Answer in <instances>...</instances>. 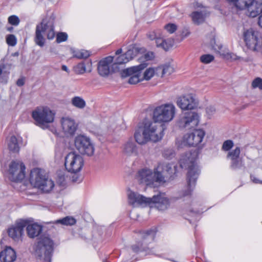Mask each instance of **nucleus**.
Listing matches in <instances>:
<instances>
[{
  "mask_svg": "<svg viewBox=\"0 0 262 262\" xmlns=\"http://www.w3.org/2000/svg\"><path fill=\"white\" fill-rule=\"evenodd\" d=\"M176 171V166L169 163H160L153 172L151 169L143 168L139 170L136 176L140 183L147 185L152 184L155 182H164L165 178L170 177Z\"/></svg>",
  "mask_w": 262,
  "mask_h": 262,
  "instance_id": "obj_1",
  "label": "nucleus"
},
{
  "mask_svg": "<svg viewBox=\"0 0 262 262\" xmlns=\"http://www.w3.org/2000/svg\"><path fill=\"white\" fill-rule=\"evenodd\" d=\"M180 165L182 168L187 167L188 171L187 174V181L188 187L187 190L183 192L182 196H185L191 194L192 188L194 186L196 181L200 173V170L195 163L194 156L190 153H187L183 156L180 159Z\"/></svg>",
  "mask_w": 262,
  "mask_h": 262,
  "instance_id": "obj_2",
  "label": "nucleus"
},
{
  "mask_svg": "<svg viewBox=\"0 0 262 262\" xmlns=\"http://www.w3.org/2000/svg\"><path fill=\"white\" fill-rule=\"evenodd\" d=\"M31 184L42 192L49 193L54 187V182L46 176L44 171L39 168H34L30 175Z\"/></svg>",
  "mask_w": 262,
  "mask_h": 262,
  "instance_id": "obj_3",
  "label": "nucleus"
},
{
  "mask_svg": "<svg viewBox=\"0 0 262 262\" xmlns=\"http://www.w3.org/2000/svg\"><path fill=\"white\" fill-rule=\"evenodd\" d=\"M55 113L46 106H39L35 107L32 112L31 117L37 126L42 129L49 127L55 120Z\"/></svg>",
  "mask_w": 262,
  "mask_h": 262,
  "instance_id": "obj_4",
  "label": "nucleus"
},
{
  "mask_svg": "<svg viewBox=\"0 0 262 262\" xmlns=\"http://www.w3.org/2000/svg\"><path fill=\"white\" fill-rule=\"evenodd\" d=\"M35 254L42 262H51L53 251V241L48 237H41L35 245Z\"/></svg>",
  "mask_w": 262,
  "mask_h": 262,
  "instance_id": "obj_5",
  "label": "nucleus"
},
{
  "mask_svg": "<svg viewBox=\"0 0 262 262\" xmlns=\"http://www.w3.org/2000/svg\"><path fill=\"white\" fill-rule=\"evenodd\" d=\"M176 107L171 103L162 104L156 107L153 113V119L156 122L167 123L174 118Z\"/></svg>",
  "mask_w": 262,
  "mask_h": 262,
  "instance_id": "obj_6",
  "label": "nucleus"
},
{
  "mask_svg": "<svg viewBox=\"0 0 262 262\" xmlns=\"http://www.w3.org/2000/svg\"><path fill=\"white\" fill-rule=\"evenodd\" d=\"M74 146L79 152L83 155L92 156L95 148L91 139L83 135H78L74 139Z\"/></svg>",
  "mask_w": 262,
  "mask_h": 262,
  "instance_id": "obj_7",
  "label": "nucleus"
},
{
  "mask_svg": "<svg viewBox=\"0 0 262 262\" xmlns=\"http://www.w3.org/2000/svg\"><path fill=\"white\" fill-rule=\"evenodd\" d=\"M83 164V158L76 152H70L64 158V166L69 172L76 173L79 172Z\"/></svg>",
  "mask_w": 262,
  "mask_h": 262,
  "instance_id": "obj_8",
  "label": "nucleus"
},
{
  "mask_svg": "<svg viewBox=\"0 0 262 262\" xmlns=\"http://www.w3.org/2000/svg\"><path fill=\"white\" fill-rule=\"evenodd\" d=\"M147 66V63H144L124 69L120 72L121 76L122 78L129 77L128 82L131 84H135L143 81L141 77V71Z\"/></svg>",
  "mask_w": 262,
  "mask_h": 262,
  "instance_id": "obj_9",
  "label": "nucleus"
},
{
  "mask_svg": "<svg viewBox=\"0 0 262 262\" xmlns=\"http://www.w3.org/2000/svg\"><path fill=\"white\" fill-rule=\"evenodd\" d=\"M199 121L200 116L198 114L189 112L182 113L177 123L180 128L189 129L195 127L199 124Z\"/></svg>",
  "mask_w": 262,
  "mask_h": 262,
  "instance_id": "obj_10",
  "label": "nucleus"
},
{
  "mask_svg": "<svg viewBox=\"0 0 262 262\" xmlns=\"http://www.w3.org/2000/svg\"><path fill=\"white\" fill-rule=\"evenodd\" d=\"M244 37L246 46L249 49L254 52L260 51L262 42L258 32L253 29H249L244 32Z\"/></svg>",
  "mask_w": 262,
  "mask_h": 262,
  "instance_id": "obj_11",
  "label": "nucleus"
},
{
  "mask_svg": "<svg viewBox=\"0 0 262 262\" xmlns=\"http://www.w3.org/2000/svg\"><path fill=\"white\" fill-rule=\"evenodd\" d=\"M158 122L147 121L144 123V126L147 130L151 141L158 142L162 139L164 136V125L159 124Z\"/></svg>",
  "mask_w": 262,
  "mask_h": 262,
  "instance_id": "obj_12",
  "label": "nucleus"
},
{
  "mask_svg": "<svg viewBox=\"0 0 262 262\" xmlns=\"http://www.w3.org/2000/svg\"><path fill=\"white\" fill-rule=\"evenodd\" d=\"M25 165L20 161H13L9 166V179L14 182L22 181L25 177Z\"/></svg>",
  "mask_w": 262,
  "mask_h": 262,
  "instance_id": "obj_13",
  "label": "nucleus"
},
{
  "mask_svg": "<svg viewBox=\"0 0 262 262\" xmlns=\"http://www.w3.org/2000/svg\"><path fill=\"white\" fill-rule=\"evenodd\" d=\"M113 61V57L108 56L99 62L97 69L100 76L105 77L113 72H118L117 64L112 63Z\"/></svg>",
  "mask_w": 262,
  "mask_h": 262,
  "instance_id": "obj_14",
  "label": "nucleus"
},
{
  "mask_svg": "<svg viewBox=\"0 0 262 262\" xmlns=\"http://www.w3.org/2000/svg\"><path fill=\"white\" fill-rule=\"evenodd\" d=\"M170 205V200L166 196L165 193H160L150 198L148 206L150 207H155L160 211H164L167 209Z\"/></svg>",
  "mask_w": 262,
  "mask_h": 262,
  "instance_id": "obj_15",
  "label": "nucleus"
},
{
  "mask_svg": "<svg viewBox=\"0 0 262 262\" xmlns=\"http://www.w3.org/2000/svg\"><path fill=\"white\" fill-rule=\"evenodd\" d=\"M205 135L203 129H195L192 133L184 136L183 142L184 144L189 146H195L202 142Z\"/></svg>",
  "mask_w": 262,
  "mask_h": 262,
  "instance_id": "obj_16",
  "label": "nucleus"
},
{
  "mask_svg": "<svg viewBox=\"0 0 262 262\" xmlns=\"http://www.w3.org/2000/svg\"><path fill=\"white\" fill-rule=\"evenodd\" d=\"M26 221H21L16 223L14 226L9 228L8 230V234L14 242H18L22 241L24 235V228L27 226Z\"/></svg>",
  "mask_w": 262,
  "mask_h": 262,
  "instance_id": "obj_17",
  "label": "nucleus"
},
{
  "mask_svg": "<svg viewBox=\"0 0 262 262\" xmlns=\"http://www.w3.org/2000/svg\"><path fill=\"white\" fill-rule=\"evenodd\" d=\"M60 122L62 131L66 136H73L75 134L77 124L73 118L68 116L63 117Z\"/></svg>",
  "mask_w": 262,
  "mask_h": 262,
  "instance_id": "obj_18",
  "label": "nucleus"
},
{
  "mask_svg": "<svg viewBox=\"0 0 262 262\" xmlns=\"http://www.w3.org/2000/svg\"><path fill=\"white\" fill-rule=\"evenodd\" d=\"M177 105L182 110L194 109L197 105L196 100L191 94L179 97L177 100Z\"/></svg>",
  "mask_w": 262,
  "mask_h": 262,
  "instance_id": "obj_19",
  "label": "nucleus"
},
{
  "mask_svg": "<svg viewBox=\"0 0 262 262\" xmlns=\"http://www.w3.org/2000/svg\"><path fill=\"white\" fill-rule=\"evenodd\" d=\"M128 203L134 207L138 205L148 206L150 198H146L138 193L130 191L128 193Z\"/></svg>",
  "mask_w": 262,
  "mask_h": 262,
  "instance_id": "obj_20",
  "label": "nucleus"
},
{
  "mask_svg": "<svg viewBox=\"0 0 262 262\" xmlns=\"http://www.w3.org/2000/svg\"><path fill=\"white\" fill-rule=\"evenodd\" d=\"M219 51V53L225 59L227 60H230L231 61L239 60L240 61L249 62L251 61L252 59L247 57L244 58L237 56L236 55L228 52L226 49H223L221 46H219L218 48H214Z\"/></svg>",
  "mask_w": 262,
  "mask_h": 262,
  "instance_id": "obj_21",
  "label": "nucleus"
},
{
  "mask_svg": "<svg viewBox=\"0 0 262 262\" xmlns=\"http://www.w3.org/2000/svg\"><path fill=\"white\" fill-rule=\"evenodd\" d=\"M16 258V252L11 247L6 246L0 252V261L1 262H14Z\"/></svg>",
  "mask_w": 262,
  "mask_h": 262,
  "instance_id": "obj_22",
  "label": "nucleus"
},
{
  "mask_svg": "<svg viewBox=\"0 0 262 262\" xmlns=\"http://www.w3.org/2000/svg\"><path fill=\"white\" fill-rule=\"evenodd\" d=\"M147 130L144 126L143 128L137 130L134 134L136 141L139 144H144L147 142L151 141L149 134H147Z\"/></svg>",
  "mask_w": 262,
  "mask_h": 262,
  "instance_id": "obj_23",
  "label": "nucleus"
},
{
  "mask_svg": "<svg viewBox=\"0 0 262 262\" xmlns=\"http://www.w3.org/2000/svg\"><path fill=\"white\" fill-rule=\"evenodd\" d=\"M92 62L91 60L80 62L73 68L74 72L79 75L83 74L86 72H90L92 71Z\"/></svg>",
  "mask_w": 262,
  "mask_h": 262,
  "instance_id": "obj_24",
  "label": "nucleus"
},
{
  "mask_svg": "<svg viewBox=\"0 0 262 262\" xmlns=\"http://www.w3.org/2000/svg\"><path fill=\"white\" fill-rule=\"evenodd\" d=\"M124 152L128 156H137L138 148L133 140L129 139L124 145Z\"/></svg>",
  "mask_w": 262,
  "mask_h": 262,
  "instance_id": "obj_25",
  "label": "nucleus"
},
{
  "mask_svg": "<svg viewBox=\"0 0 262 262\" xmlns=\"http://www.w3.org/2000/svg\"><path fill=\"white\" fill-rule=\"evenodd\" d=\"M43 23H41L40 24L38 25L36 28L35 42L36 45L40 47L43 46L45 44V38L42 33H45L43 31V28H45L43 27Z\"/></svg>",
  "mask_w": 262,
  "mask_h": 262,
  "instance_id": "obj_26",
  "label": "nucleus"
},
{
  "mask_svg": "<svg viewBox=\"0 0 262 262\" xmlns=\"http://www.w3.org/2000/svg\"><path fill=\"white\" fill-rule=\"evenodd\" d=\"M42 230V226L36 223L28 225L27 227L28 235L31 238H34L38 236Z\"/></svg>",
  "mask_w": 262,
  "mask_h": 262,
  "instance_id": "obj_27",
  "label": "nucleus"
},
{
  "mask_svg": "<svg viewBox=\"0 0 262 262\" xmlns=\"http://www.w3.org/2000/svg\"><path fill=\"white\" fill-rule=\"evenodd\" d=\"M41 23H43V31L47 33V38L49 39H52L55 37L54 26L51 22H48L46 20H42Z\"/></svg>",
  "mask_w": 262,
  "mask_h": 262,
  "instance_id": "obj_28",
  "label": "nucleus"
},
{
  "mask_svg": "<svg viewBox=\"0 0 262 262\" xmlns=\"http://www.w3.org/2000/svg\"><path fill=\"white\" fill-rule=\"evenodd\" d=\"M233 3L235 7L239 10L249 8L253 5V0H228Z\"/></svg>",
  "mask_w": 262,
  "mask_h": 262,
  "instance_id": "obj_29",
  "label": "nucleus"
},
{
  "mask_svg": "<svg viewBox=\"0 0 262 262\" xmlns=\"http://www.w3.org/2000/svg\"><path fill=\"white\" fill-rule=\"evenodd\" d=\"M206 16V13L203 11H195L191 15L193 21L196 24L202 23L204 21Z\"/></svg>",
  "mask_w": 262,
  "mask_h": 262,
  "instance_id": "obj_30",
  "label": "nucleus"
},
{
  "mask_svg": "<svg viewBox=\"0 0 262 262\" xmlns=\"http://www.w3.org/2000/svg\"><path fill=\"white\" fill-rule=\"evenodd\" d=\"M144 51V48H139L137 47H133L128 49L125 53L129 60H132L135 56L140 54Z\"/></svg>",
  "mask_w": 262,
  "mask_h": 262,
  "instance_id": "obj_31",
  "label": "nucleus"
},
{
  "mask_svg": "<svg viewBox=\"0 0 262 262\" xmlns=\"http://www.w3.org/2000/svg\"><path fill=\"white\" fill-rule=\"evenodd\" d=\"M71 102L73 106L79 109H83L86 106L85 100L80 96L73 97L71 99Z\"/></svg>",
  "mask_w": 262,
  "mask_h": 262,
  "instance_id": "obj_32",
  "label": "nucleus"
},
{
  "mask_svg": "<svg viewBox=\"0 0 262 262\" xmlns=\"http://www.w3.org/2000/svg\"><path fill=\"white\" fill-rule=\"evenodd\" d=\"M76 222V220L70 216H66L62 219L57 220L53 222L54 224H60L64 226H72L74 225Z\"/></svg>",
  "mask_w": 262,
  "mask_h": 262,
  "instance_id": "obj_33",
  "label": "nucleus"
},
{
  "mask_svg": "<svg viewBox=\"0 0 262 262\" xmlns=\"http://www.w3.org/2000/svg\"><path fill=\"white\" fill-rule=\"evenodd\" d=\"M8 147L9 149L13 152H18L19 151V146L18 144V139L14 136L10 137L8 141Z\"/></svg>",
  "mask_w": 262,
  "mask_h": 262,
  "instance_id": "obj_34",
  "label": "nucleus"
},
{
  "mask_svg": "<svg viewBox=\"0 0 262 262\" xmlns=\"http://www.w3.org/2000/svg\"><path fill=\"white\" fill-rule=\"evenodd\" d=\"M73 56L77 58H86L90 56V53L88 51L84 50H76L72 49L71 50Z\"/></svg>",
  "mask_w": 262,
  "mask_h": 262,
  "instance_id": "obj_35",
  "label": "nucleus"
},
{
  "mask_svg": "<svg viewBox=\"0 0 262 262\" xmlns=\"http://www.w3.org/2000/svg\"><path fill=\"white\" fill-rule=\"evenodd\" d=\"M250 8V15L252 17L255 16L258 13H260V15L258 18V25L262 28V6Z\"/></svg>",
  "mask_w": 262,
  "mask_h": 262,
  "instance_id": "obj_36",
  "label": "nucleus"
},
{
  "mask_svg": "<svg viewBox=\"0 0 262 262\" xmlns=\"http://www.w3.org/2000/svg\"><path fill=\"white\" fill-rule=\"evenodd\" d=\"M156 72H158V71H156V69H154L152 68H149L147 69L144 72L143 74H141L142 80H150L154 76Z\"/></svg>",
  "mask_w": 262,
  "mask_h": 262,
  "instance_id": "obj_37",
  "label": "nucleus"
},
{
  "mask_svg": "<svg viewBox=\"0 0 262 262\" xmlns=\"http://www.w3.org/2000/svg\"><path fill=\"white\" fill-rule=\"evenodd\" d=\"M231 168L234 170L245 169L244 163L241 158L234 160L231 162Z\"/></svg>",
  "mask_w": 262,
  "mask_h": 262,
  "instance_id": "obj_38",
  "label": "nucleus"
},
{
  "mask_svg": "<svg viewBox=\"0 0 262 262\" xmlns=\"http://www.w3.org/2000/svg\"><path fill=\"white\" fill-rule=\"evenodd\" d=\"M241 150L239 147H237L234 149L228 152L227 158L231 160V162L239 158Z\"/></svg>",
  "mask_w": 262,
  "mask_h": 262,
  "instance_id": "obj_39",
  "label": "nucleus"
},
{
  "mask_svg": "<svg viewBox=\"0 0 262 262\" xmlns=\"http://www.w3.org/2000/svg\"><path fill=\"white\" fill-rule=\"evenodd\" d=\"M156 71H161L162 76H163L165 75H170L173 72L174 69L170 65H165L162 67H158L156 68Z\"/></svg>",
  "mask_w": 262,
  "mask_h": 262,
  "instance_id": "obj_40",
  "label": "nucleus"
},
{
  "mask_svg": "<svg viewBox=\"0 0 262 262\" xmlns=\"http://www.w3.org/2000/svg\"><path fill=\"white\" fill-rule=\"evenodd\" d=\"M129 61L125 54H123L118 56L113 64H117V71H119V65L127 63Z\"/></svg>",
  "mask_w": 262,
  "mask_h": 262,
  "instance_id": "obj_41",
  "label": "nucleus"
},
{
  "mask_svg": "<svg viewBox=\"0 0 262 262\" xmlns=\"http://www.w3.org/2000/svg\"><path fill=\"white\" fill-rule=\"evenodd\" d=\"M174 40L172 38H168L167 39H163V42L162 45V49L167 51L169 48L172 47L174 44Z\"/></svg>",
  "mask_w": 262,
  "mask_h": 262,
  "instance_id": "obj_42",
  "label": "nucleus"
},
{
  "mask_svg": "<svg viewBox=\"0 0 262 262\" xmlns=\"http://www.w3.org/2000/svg\"><path fill=\"white\" fill-rule=\"evenodd\" d=\"M214 60V56L210 54H204L200 57V60L202 62L208 64Z\"/></svg>",
  "mask_w": 262,
  "mask_h": 262,
  "instance_id": "obj_43",
  "label": "nucleus"
},
{
  "mask_svg": "<svg viewBox=\"0 0 262 262\" xmlns=\"http://www.w3.org/2000/svg\"><path fill=\"white\" fill-rule=\"evenodd\" d=\"M8 21L10 25L17 26L20 23V19L17 16L15 15H12L8 17Z\"/></svg>",
  "mask_w": 262,
  "mask_h": 262,
  "instance_id": "obj_44",
  "label": "nucleus"
},
{
  "mask_svg": "<svg viewBox=\"0 0 262 262\" xmlns=\"http://www.w3.org/2000/svg\"><path fill=\"white\" fill-rule=\"evenodd\" d=\"M6 41L9 46H14L17 42L16 38L13 34L8 35L6 37Z\"/></svg>",
  "mask_w": 262,
  "mask_h": 262,
  "instance_id": "obj_45",
  "label": "nucleus"
},
{
  "mask_svg": "<svg viewBox=\"0 0 262 262\" xmlns=\"http://www.w3.org/2000/svg\"><path fill=\"white\" fill-rule=\"evenodd\" d=\"M233 142L232 140L225 141L222 145V149L224 151H228L233 146Z\"/></svg>",
  "mask_w": 262,
  "mask_h": 262,
  "instance_id": "obj_46",
  "label": "nucleus"
},
{
  "mask_svg": "<svg viewBox=\"0 0 262 262\" xmlns=\"http://www.w3.org/2000/svg\"><path fill=\"white\" fill-rule=\"evenodd\" d=\"M68 38V35L66 33L61 32L57 35L56 41L60 43L67 40Z\"/></svg>",
  "mask_w": 262,
  "mask_h": 262,
  "instance_id": "obj_47",
  "label": "nucleus"
},
{
  "mask_svg": "<svg viewBox=\"0 0 262 262\" xmlns=\"http://www.w3.org/2000/svg\"><path fill=\"white\" fill-rule=\"evenodd\" d=\"M252 86L253 88H258L262 90V79L260 78H255L252 83Z\"/></svg>",
  "mask_w": 262,
  "mask_h": 262,
  "instance_id": "obj_48",
  "label": "nucleus"
},
{
  "mask_svg": "<svg viewBox=\"0 0 262 262\" xmlns=\"http://www.w3.org/2000/svg\"><path fill=\"white\" fill-rule=\"evenodd\" d=\"M156 231L155 230H154V229L147 231L146 232V233L144 236V238H148L151 240H154L156 236Z\"/></svg>",
  "mask_w": 262,
  "mask_h": 262,
  "instance_id": "obj_49",
  "label": "nucleus"
},
{
  "mask_svg": "<svg viewBox=\"0 0 262 262\" xmlns=\"http://www.w3.org/2000/svg\"><path fill=\"white\" fill-rule=\"evenodd\" d=\"M165 29L170 33H173L177 29V27L175 24H168L165 26Z\"/></svg>",
  "mask_w": 262,
  "mask_h": 262,
  "instance_id": "obj_50",
  "label": "nucleus"
},
{
  "mask_svg": "<svg viewBox=\"0 0 262 262\" xmlns=\"http://www.w3.org/2000/svg\"><path fill=\"white\" fill-rule=\"evenodd\" d=\"M6 69V66L4 64H0V76L3 74L4 75H6V78H5V83L7 82V79L8 78V75L9 72H7L4 70Z\"/></svg>",
  "mask_w": 262,
  "mask_h": 262,
  "instance_id": "obj_51",
  "label": "nucleus"
},
{
  "mask_svg": "<svg viewBox=\"0 0 262 262\" xmlns=\"http://www.w3.org/2000/svg\"><path fill=\"white\" fill-rule=\"evenodd\" d=\"M140 58H143L146 61L151 60L154 57V54L151 52H148L140 57Z\"/></svg>",
  "mask_w": 262,
  "mask_h": 262,
  "instance_id": "obj_52",
  "label": "nucleus"
},
{
  "mask_svg": "<svg viewBox=\"0 0 262 262\" xmlns=\"http://www.w3.org/2000/svg\"><path fill=\"white\" fill-rule=\"evenodd\" d=\"M206 113L207 114V115L209 116V117H211L212 116L213 114H215V112H216V110L215 108V107L213 106H209L208 107H207L206 109Z\"/></svg>",
  "mask_w": 262,
  "mask_h": 262,
  "instance_id": "obj_53",
  "label": "nucleus"
},
{
  "mask_svg": "<svg viewBox=\"0 0 262 262\" xmlns=\"http://www.w3.org/2000/svg\"><path fill=\"white\" fill-rule=\"evenodd\" d=\"M210 46L211 47V48L214 50L215 52L219 53V51L216 50H215L214 48H218L219 46H222V45L220 43H216L214 38H212L210 41Z\"/></svg>",
  "mask_w": 262,
  "mask_h": 262,
  "instance_id": "obj_54",
  "label": "nucleus"
},
{
  "mask_svg": "<svg viewBox=\"0 0 262 262\" xmlns=\"http://www.w3.org/2000/svg\"><path fill=\"white\" fill-rule=\"evenodd\" d=\"M155 39L156 40V43L157 46L158 47H161L162 48L163 38L160 37H157V36Z\"/></svg>",
  "mask_w": 262,
  "mask_h": 262,
  "instance_id": "obj_55",
  "label": "nucleus"
},
{
  "mask_svg": "<svg viewBox=\"0 0 262 262\" xmlns=\"http://www.w3.org/2000/svg\"><path fill=\"white\" fill-rule=\"evenodd\" d=\"M253 5L250 6L249 8H247L248 10H250V8L257 7L262 6V0H253Z\"/></svg>",
  "mask_w": 262,
  "mask_h": 262,
  "instance_id": "obj_56",
  "label": "nucleus"
},
{
  "mask_svg": "<svg viewBox=\"0 0 262 262\" xmlns=\"http://www.w3.org/2000/svg\"><path fill=\"white\" fill-rule=\"evenodd\" d=\"M25 78L24 77H21L19 78L16 81V84L18 86H21L25 84Z\"/></svg>",
  "mask_w": 262,
  "mask_h": 262,
  "instance_id": "obj_57",
  "label": "nucleus"
},
{
  "mask_svg": "<svg viewBox=\"0 0 262 262\" xmlns=\"http://www.w3.org/2000/svg\"><path fill=\"white\" fill-rule=\"evenodd\" d=\"M147 36L150 39L153 40L156 38V37L157 36V35H156V33L154 32H153L149 33L147 34Z\"/></svg>",
  "mask_w": 262,
  "mask_h": 262,
  "instance_id": "obj_58",
  "label": "nucleus"
},
{
  "mask_svg": "<svg viewBox=\"0 0 262 262\" xmlns=\"http://www.w3.org/2000/svg\"><path fill=\"white\" fill-rule=\"evenodd\" d=\"M251 180L255 183H259L260 181L253 176H251Z\"/></svg>",
  "mask_w": 262,
  "mask_h": 262,
  "instance_id": "obj_59",
  "label": "nucleus"
},
{
  "mask_svg": "<svg viewBox=\"0 0 262 262\" xmlns=\"http://www.w3.org/2000/svg\"><path fill=\"white\" fill-rule=\"evenodd\" d=\"M132 248L133 251L135 252H137L140 250V248L136 246V245H133L132 247Z\"/></svg>",
  "mask_w": 262,
  "mask_h": 262,
  "instance_id": "obj_60",
  "label": "nucleus"
},
{
  "mask_svg": "<svg viewBox=\"0 0 262 262\" xmlns=\"http://www.w3.org/2000/svg\"><path fill=\"white\" fill-rule=\"evenodd\" d=\"M61 69L63 71L67 72L68 73H69V72H70V71H69L68 68L66 66H65V65H62V66Z\"/></svg>",
  "mask_w": 262,
  "mask_h": 262,
  "instance_id": "obj_61",
  "label": "nucleus"
},
{
  "mask_svg": "<svg viewBox=\"0 0 262 262\" xmlns=\"http://www.w3.org/2000/svg\"><path fill=\"white\" fill-rule=\"evenodd\" d=\"M122 52V49H118L116 52V54L117 55H118V54H121Z\"/></svg>",
  "mask_w": 262,
  "mask_h": 262,
  "instance_id": "obj_62",
  "label": "nucleus"
},
{
  "mask_svg": "<svg viewBox=\"0 0 262 262\" xmlns=\"http://www.w3.org/2000/svg\"><path fill=\"white\" fill-rule=\"evenodd\" d=\"M13 28L12 27H10L7 28V30L9 32H11L13 30Z\"/></svg>",
  "mask_w": 262,
  "mask_h": 262,
  "instance_id": "obj_63",
  "label": "nucleus"
},
{
  "mask_svg": "<svg viewBox=\"0 0 262 262\" xmlns=\"http://www.w3.org/2000/svg\"><path fill=\"white\" fill-rule=\"evenodd\" d=\"M18 53H14V55H18Z\"/></svg>",
  "mask_w": 262,
  "mask_h": 262,
  "instance_id": "obj_64",
  "label": "nucleus"
}]
</instances>
